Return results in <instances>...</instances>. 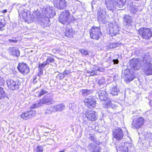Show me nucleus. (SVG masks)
<instances>
[{
  "label": "nucleus",
  "instance_id": "nucleus-15",
  "mask_svg": "<svg viewBox=\"0 0 152 152\" xmlns=\"http://www.w3.org/2000/svg\"><path fill=\"white\" fill-rule=\"evenodd\" d=\"M53 4L55 7L60 10L64 9L67 6L65 0H54Z\"/></svg>",
  "mask_w": 152,
  "mask_h": 152
},
{
  "label": "nucleus",
  "instance_id": "nucleus-11",
  "mask_svg": "<svg viewBox=\"0 0 152 152\" xmlns=\"http://www.w3.org/2000/svg\"><path fill=\"white\" fill-rule=\"evenodd\" d=\"M114 137L118 141L121 140L123 138L124 132L119 127H116L113 132Z\"/></svg>",
  "mask_w": 152,
  "mask_h": 152
},
{
  "label": "nucleus",
  "instance_id": "nucleus-43",
  "mask_svg": "<svg viewBox=\"0 0 152 152\" xmlns=\"http://www.w3.org/2000/svg\"><path fill=\"white\" fill-rule=\"evenodd\" d=\"M80 51L81 53L85 55H86L88 54V52L87 50L83 49L80 50Z\"/></svg>",
  "mask_w": 152,
  "mask_h": 152
},
{
  "label": "nucleus",
  "instance_id": "nucleus-52",
  "mask_svg": "<svg viewBox=\"0 0 152 152\" xmlns=\"http://www.w3.org/2000/svg\"><path fill=\"white\" fill-rule=\"evenodd\" d=\"M56 51V49H53V50H52V51H53V52L55 53V51Z\"/></svg>",
  "mask_w": 152,
  "mask_h": 152
},
{
  "label": "nucleus",
  "instance_id": "nucleus-48",
  "mask_svg": "<svg viewBox=\"0 0 152 152\" xmlns=\"http://www.w3.org/2000/svg\"><path fill=\"white\" fill-rule=\"evenodd\" d=\"M113 62L114 64H118V63L119 61L118 59H114L113 60Z\"/></svg>",
  "mask_w": 152,
  "mask_h": 152
},
{
  "label": "nucleus",
  "instance_id": "nucleus-16",
  "mask_svg": "<svg viewBox=\"0 0 152 152\" xmlns=\"http://www.w3.org/2000/svg\"><path fill=\"white\" fill-rule=\"evenodd\" d=\"M144 121L145 120L143 118L140 117L133 121L132 123V126L136 129H138L143 125Z\"/></svg>",
  "mask_w": 152,
  "mask_h": 152
},
{
  "label": "nucleus",
  "instance_id": "nucleus-37",
  "mask_svg": "<svg viewBox=\"0 0 152 152\" xmlns=\"http://www.w3.org/2000/svg\"><path fill=\"white\" fill-rule=\"evenodd\" d=\"M101 0H93L91 2V6L92 8L94 7L95 5H98L100 2Z\"/></svg>",
  "mask_w": 152,
  "mask_h": 152
},
{
  "label": "nucleus",
  "instance_id": "nucleus-46",
  "mask_svg": "<svg viewBox=\"0 0 152 152\" xmlns=\"http://www.w3.org/2000/svg\"><path fill=\"white\" fill-rule=\"evenodd\" d=\"M60 79H62L64 78L65 76V75L63 74H60L58 75Z\"/></svg>",
  "mask_w": 152,
  "mask_h": 152
},
{
  "label": "nucleus",
  "instance_id": "nucleus-25",
  "mask_svg": "<svg viewBox=\"0 0 152 152\" xmlns=\"http://www.w3.org/2000/svg\"><path fill=\"white\" fill-rule=\"evenodd\" d=\"M52 106L54 110V112L57 111H62L64 110L65 108V105L63 104H60L58 105Z\"/></svg>",
  "mask_w": 152,
  "mask_h": 152
},
{
  "label": "nucleus",
  "instance_id": "nucleus-28",
  "mask_svg": "<svg viewBox=\"0 0 152 152\" xmlns=\"http://www.w3.org/2000/svg\"><path fill=\"white\" fill-rule=\"evenodd\" d=\"M97 83L100 87L102 86H104L105 84V79L103 77H102L101 78L97 80Z\"/></svg>",
  "mask_w": 152,
  "mask_h": 152
},
{
  "label": "nucleus",
  "instance_id": "nucleus-35",
  "mask_svg": "<svg viewBox=\"0 0 152 152\" xmlns=\"http://www.w3.org/2000/svg\"><path fill=\"white\" fill-rule=\"evenodd\" d=\"M127 142H123L120 143L117 146V149H118L119 150L122 151L123 148L125 146L126 143Z\"/></svg>",
  "mask_w": 152,
  "mask_h": 152
},
{
  "label": "nucleus",
  "instance_id": "nucleus-39",
  "mask_svg": "<svg viewBox=\"0 0 152 152\" xmlns=\"http://www.w3.org/2000/svg\"><path fill=\"white\" fill-rule=\"evenodd\" d=\"M113 104L110 101H108L105 105V107L108 108L112 107Z\"/></svg>",
  "mask_w": 152,
  "mask_h": 152
},
{
  "label": "nucleus",
  "instance_id": "nucleus-49",
  "mask_svg": "<svg viewBox=\"0 0 152 152\" xmlns=\"http://www.w3.org/2000/svg\"><path fill=\"white\" fill-rule=\"evenodd\" d=\"M9 41L10 42H17V40L16 39H9Z\"/></svg>",
  "mask_w": 152,
  "mask_h": 152
},
{
  "label": "nucleus",
  "instance_id": "nucleus-10",
  "mask_svg": "<svg viewBox=\"0 0 152 152\" xmlns=\"http://www.w3.org/2000/svg\"><path fill=\"white\" fill-rule=\"evenodd\" d=\"M85 115L87 119L90 121H94L98 118L97 113L94 111L88 110L86 112Z\"/></svg>",
  "mask_w": 152,
  "mask_h": 152
},
{
  "label": "nucleus",
  "instance_id": "nucleus-38",
  "mask_svg": "<svg viewBox=\"0 0 152 152\" xmlns=\"http://www.w3.org/2000/svg\"><path fill=\"white\" fill-rule=\"evenodd\" d=\"M43 147L42 145H38L36 148L37 152H43Z\"/></svg>",
  "mask_w": 152,
  "mask_h": 152
},
{
  "label": "nucleus",
  "instance_id": "nucleus-45",
  "mask_svg": "<svg viewBox=\"0 0 152 152\" xmlns=\"http://www.w3.org/2000/svg\"><path fill=\"white\" fill-rule=\"evenodd\" d=\"M89 139L90 140L94 141V142H95L96 141V138L94 136H91L90 137H89Z\"/></svg>",
  "mask_w": 152,
  "mask_h": 152
},
{
  "label": "nucleus",
  "instance_id": "nucleus-51",
  "mask_svg": "<svg viewBox=\"0 0 152 152\" xmlns=\"http://www.w3.org/2000/svg\"><path fill=\"white\" fill-rule=\"evenodd\" d=\"M67 74L68 73L67 72V71L66 70H65L64 72V74H63L65 75H67Z\"/></svg>",
  "mask_w": 152,
  "mask_h": 152
},
{
  "label": "nucleus",
  "instance_id": "nucleus-18",
  "mask_svg": "<svg viewBox=\"0 0 152 152\" xmlns=\"http://www.w3.org/2000/svg\"><path fill=\"white\" fill-rule=\"evenodd\" d=\"M109 34L112 36H116L118 33L119 31L118 26L115 24L112 26H110L109 27Z\"/></svg>",
  "mask_w": 152,
  "mask_h": 152
},
{
  "label": "nucleus",
  "instance_id": "nucleus-22",
  "mask_svg": "<svg viewBox=\"0 0 152 152\" xmlns=\"http://www.w3.org/2000/svg\"><path fill=\"white\" fill-rule=\"evenodd\" d=\"M113 86L110 89V94L113 96L117 95L120 93L119 91L116 88V84L115 82H113Z\"/></svg>",
  "mask_w": 152,
  "mask_h": 152
},
{
  "label": "nucleus",
  "instance_id": "nucleus-56",
  "mask_svg": "<svg viewBox=\"0 0 152 152\" xmlns=\"http://www.w3.org/2000/svg\"><path fill=\"white\" fill-rule=\"evenodd\" d=\"M5 12H6L7 11H5Z\"/></svg>",
  "mask_w": 152,
  "mask_h": 152
},
{
  "label": "nucleus",
  "instance_id": "nucleus-55",
  "mask_svg": "<svg viewBox=\"0 0 152 152\" xmlns=\"http://www.w3.org/2000/svg\"><path fill=\"white\" fill-rule=\"evenodd\" d=\"M114 80H115V77H114Z\"/></svg>",
  "mask_w": 152,
  "mask_h": 152
},
{
  "label": "nucleus",
  "instance_id": "nucleus-26",
  "mask_svg": "<svg viewBox=\"0 0 152 152\" xmlns=\"http://www.w3.org/2000/svg\"><path fill=\"white\" fill-rule=\"evenodd\" d=\"M64 35L68 37H70L72 36V30L69 26H68L66 27L64 32Z\"/></svg>",
  "mask_w": 152,
  "mask_h": 152
},
{
  "label": "nucleus",
  "instance_id": "nucleus-33",
  "mask_svg": "<svg viewBox=\"0 0 152 152\" xmlns=\"http://www.w3.org/2000/svg\"><path fill=\"white\" fill-rule=\"evenodd\" d=\"M130 145L129 143H126L125 146L122 149L123 152H128L129 149V148H130Z\"/></svg>",
  "mask_w": 152,
  "mask_h": 152
},
{
  "label": "nucleus",
  "instance_id": "nucleus-27",
  "mask_svg": "<svg viewBox=\"0 0 152 152\" xmlns=\"http://www.w3.org/2000/svg\"><path fill=\"white\" fill-rule=\"evenodd\" d=\"M82 95L83 96H86L90 94L92 92V90H89L87 89H83L81 90Z\"/></svg>",
  "mask_w": 152,
  "mask_h": 152
},
{
  "label": "nucleus",
  "instance_id": "nucleus-20",
  "mask_svg": "<svg viewBox=\"0 0 152 152\" xmlns=\"http://www.w3.org/2000/svg\"><path fill=\"white\" fill-rule=\"evenodd\" d=\"M87 148L91 152H100V147L95 145L93 143H91L88 145Z\"/></svg>",
  "mask_w": 152,
  "mask_h": 152
},
{
  "label": "nucleus",
  "instance_id": "nucleus-47",
  "mask_svg": "<svg viewBox=\"0 0 152 152\" xmlns=\"http://www.w3.org/2000/svg\"><path fill=\"white\" fill-rule=\"evenodd\" d=\"M141 53V52L140 51H135L134 54L136 55L139 56Z\"/></svg>",
  "mask_w": 152,
  "mask_h": 152
},
{
  "label": "nucleus",
  "instance_id": "nucleus-24",
  "mask_svg": "<svg viewBox=\"0 0 152 152\" xmlns=\"http://www.w3.org/2000/svg\"><path fill=\"white\" fill-rule=\"evenodd\" d=\"M104 71V68H95L92 71H89L88 73H90L91 75H98L99 74L100 72H103Z\"/></svg>",
  "mask_w": 152,
  "mask_h": 152
},
{
  "label": "nucleus",
  "instance_id": "nucleus-32",
  "mask_svg": "<svg viewBox=\"0 0 152 152\" xmlns=\"http://www.w3.org/2000/svg\"><path fill=\"white\" fill-rule=\"evenodd\" d=\"M53 106H50L48 107L46 110L45 113V114H51L53 112H54Z\"/></svg>",
  "mask_w": 152,
  "mask_h": 152
},
{
  "label": "nucleus",
  "instance_id": "nucleus-36",
  "mask_svg": "<svg viewBox=\"0 0 152 152\" xmlns=\"http://www.w3.org/2000/svg\"><path fill=\"white\" fill-rule=\"evenodd\" d=\"M46 61H47V63H48V64H49L50 63L53 62L55 61V60L53 57L49 56L48 57Z\"/></svg>",
  "mask_w": 152,
  "mask_h": 152
},
{
  "label": "nucleus",
  "instance_id": "nucleus-23",
  "mask_svg": "<svg viewBox=\"0 0 152 152\" xmlns=\"http://www.w3.org/2000/svg\"><path fill=\"white\" fill-rule=\"evenodd\" d=\"M132 23V18L131 16L128 15H125L124 18V23L125 25L128 26H131Z\"/></svg>",
  "mask_w": 152,
  "mask_h": 152
},
{
  "label": "nucleus",
  "instance_id": "nucleus-19",
  "mask_svg": "<svg viewBox=\"0 0 152 152\" xmlns=\"http://www.w3.org/2000/svg\"><path fill=\"white\" fill-rule=\"evenodd\" d=\"M34 111L30 110L23 113L21 115V118L23 119L26 120L31 118L33 115L35 114Z\"/></svg>",
  "mask_w": 152,
  "mask_h": 152
},
{
  "label": "nucleus",
  "instance_id": "nucleus-34",
  "mask_svg": "<svg viewBox=\"0 0 152 152\" xmlns=\"http://www.w3.org/2000/svg\"><path fill=\"white\" fill-rule=\"evenodd\" d=\"M130 10L133 13H135L137 10V7L135 5H134L132 4V5H131L130 6Z\"/></svg>",
  "mask_w": 152,
  "mask_h": 152
},
{
  "label": "nucleus",
  "instance_id": "nucleus-50",
  "mask_svg": "<svg viewBox=\"0 0 152 152\" xmlns=\"http://www.w3.org/2000/svg\"><path fill=\"white\" fill-rule=\"evenodd\" d=\"M37 80L36 78V77H35L33 80V83L34 84H35L37 83Z\"/></svg>",
  "mask_w": 152,
  "mask_h": 152
},
{
  "label": "nucleus",
  "instance_id": "nucleus-5",
  "mask_svg": "<svg viewBox=\"0 0 152 152\" xmlns=\"http://www.w3.org/2000/svg\"><path fill=\"white\" fill-rule=\"evenodd\" d=\"M70 14L68 10H64L61 14L59 17V21L63 24L68 23L72 20Z\"/></svg>",
  "mask_w": 152,
  "mask_h": 152
},
{
  "label": "nucleus",
  "instance_id": "nucleus-31",
  "mask_svg": "<svg viewBox=\"0 0 152 152\" xmlns=\"http://www.w3.org/2000/svg\"><path fill=\"white\" fill-rule=\"evenodd\" d=\"M47 92V91L44 89H41L40 91H39L36 93V96L38 97L42 95L45 94Z\"/></svg>",
  "mask_w": 152,
  "mask_h": 152
},
{
  "label": "nucleus",
  "instance_id": "nucleus-42",
  "mask_svg": "<svg viewBox=\"0 0 152 152\" xmlns=\"http://www.w3.org/2000/svg\"><path fill=\"white\" fill-rule=\"evenodd\" d=\"M38 68L39 72L38 75L39 76H40L43 74V68L42 67H39V65Z\"/></svg>",
  "mask_w": 152,
  "mask_h": 152
},
{
  "label": "nucleus",
  "instance_id": "nucleus-9",
  "mask_svg": "<svg viewBox=\"0 0 152 152\" xmlns=\"http://www.w3.org/2000/svg\"><path fill=\"white\" fill-rule=\"evenodd\" d=\"M139 33L143 39H147L152 36L151 30V29L148 28H141L139 30Z\"/></svg>",
  "mask_w": 152,
  "mask_h": 152
},
{
  "label": "nucleus",
  "instance_id": "nucleus-14",
  "mask_svg": "<svg viewBox=\"0 0 152 152\" xmlns=\"http://www.w3.org/2000/svg\"><path fill=\"white\" fill-rule=\"evenodd\" d=\"M95 96L97 99H99L100 101H105L107 98L106 91L102 90L96 91Z\"/></svg>",
  "mask_w": 152,
  "mask_h": 152
},
{
  "label": "nucleus",
  "instance_id": "nucleus-44",
  "mask_svg": "<svg viewBox=\"0 0 152 152\" xmlns=\"http://www.w3.org/2000/svg\"><path fill=\"white\" fill-rule=\"evenodd\" d=\"M48 64V63H47V61H44L42 64H39V67H42L43 68H44V67Z\"/></svg>",
  "mask_w": 152,
  "mask_h": 152
},
{
  "label": "nucleus",
  "instance_id": "nucleus-6",
  "mask_svg": "<svg viewBox=\"0 0 152 152\" xmlns=\"http://www.w3.org/2000/svg\"><path fill=\"white\" fill-rule=\"evenodd\" d=\"M7 83L9 88L12 91L18 90L21 86L20 82L16 79L8 80Z\"/></svg>",
  "mask_w": 152,
  "mask_h": 152
},
{
  "label": "nucleus",
  "instance_id": "nucleus-17",
  "mask_svg": "<svg viewBox=\"0 0 152 152\" xmlns=\"http://www.w3.org/2000/svg\"><path fill=\"white\" fill-rule=\"evenodd\" d=\"M84 102L85 105L89 108H92L95 107L96 103L94 99L92 98L85 99Z\"/></svg>",
  "mask_w": 152,
  "mask_h": 152
},
{
  "label": "nucleus",
  "instance_id": "nucleus-2",
  "mask_svg": "<svg viewBox=\"0 0 152 152\" xmlns=\"http://www.w3.org/2000/svg\"><path fill=\"white\" fill-rule=\"evenodd\" d=\"M143 64L142 69L145 75L148 76L152 75V59L148 55H145L142 60Z\"/></svg>",
  "mask_w": 152,
  "mask_h": 152
},
{
  "label": "nucleus",
  "instance_id": "nucleus-57",
  "mask_svg": "<svg viewBox=\"0 0 152 152\" xmlns=\"http://www.w3.org/2000/svg\"><path fill=\"white\" fill-rule=\"evenodd\" d=\"M5 12H6L7 11H5Z\"/></svg>",
  "mask_w": 152,
  "mask_h": 152
},
{
  "label": "nucleus",
  "instance_id": "nucleus-29",
  "mask_svg": "<svg viewBox=\"0 0 152 152\" xmlns=\"http://www.w3.org/2000/svg\"><path fill=\"white\" fill-rule=\"evenodd\" d=\"M5 26V20L2 16H0V30H3V28Z\"/></svg>",
  "mask_w": 152,
  "mask_h": 152
},
{
  "label": "nucleus",
  "instance_id": "nucleus-13",
  "mask_svg": "<svg viewBox=\"0 0 152 152\" xmlns=\"http://www.w3.org/2000/svg\"><path fill=\"white\" fill-rule=\"evenodd\" d=\"M18 68L19 71L23 75L27 74L30 71L29 66L25 63H19Z\"/></svg>",
  "mask_w": 152,
  "mask_h": 152
},
{
  "label": "nucleus",
  "instance_id": "nucleus-1",
  "mask_svg": "<svg viewBox=\"0 0 152 152\" xmlns=\"http://www.w3.org/2000/svg\"><path fill=\"white\" fill-rule=\"evenodd\" d=\"M54 12V8L53 7H47L45 10L44 16L47 18L48 20H45L44 18L42 17L38 11L35 12L33 16L34 18L37 19L38 21H41V25L43 28L49 26V18L51 17L50 15H52Z\"/></svg>",
  "mask_w": 152,
  "mask_h": 152
},
{
  "label": "nucleus",
  "instance_id": "nucleus-12",
  "mask_svg": "<svg viewBox=\"0 0 152 152\" xmlns=\"http://www.w3.org/2000/svg\"><path fill=\"white\" fill-rule=\"evenodd\" d=\"M140 60L138 58L133 60L130 63V66L132 69L133 71L139 70L141 65Z\"/></svg>",
  "mask_w": 152,
  "mask_h": 152
},
{
  "label": "nucleus",
  "instance_id": "nucleus-21",
  "mask_svg": "<svg viewBox=\"0 0 152 152\" xmlns=\"http://www.w3.org/2000/svg\"><path fill=\"white\" fill-rule=\"evenodd\" d=\"M10 55L18 57L20 56V51L15 47H10L8 50Z\"/></svg>",
  "mask_w": 152,
  "mask_h": 152
},
{
  "label": "nucleus",
  "instance_id": "nucleus-7",
  "mask_svg": "<svg viewBox=\"0 0 152 152\" xmlns=\"http://www.w3.org/2000/svg\"><path fill=\"white\" fill-rule=\"evenodd\" d=\"M90 34L92 39H98L102 34L100 27L93 26L90 31Z\"/></svg>",
  "mask_w": 152,
  "mask_h": 152
},
{
  "label": "nucleus",
  "instance_id": "nucleus-40",
  "mask_svg": "<svg viewBox=\"0 0 152 152\" xmlns=\"http://www.w3.org/2000/svg\"><path fill=\"white\" fill-rule=\"evenodd\" d=\"M5 96V93L3 88L0 87V99H2Z\"/></svg>",
  "mask_w": 152,
  "mask_h": 152
},
{
  "label": "nucleus",
  "instance_id": "nucleus-4",
  "mask_svg": "<svg viewBox=\"0 0 152 152\" xmlns=\"http://www.w3.org/2000/svg\"><path fill=\"white\" fill-rule=\"evenodd\" d=\"M53 97L51 94H48L41 99L39 103L33 104L31 106L33 108H36L42 106L44 104H50L53 103Z\"/></svg>",
  "mask_w": 152,
  "mask_h": 152
},
{
  "label": "nucleus",
  "instance_id": "nucleus-54",
  "mask_svg": "<svg viewBox=\"0 0 152 152\" xmlns=\"http://www.w3.org/2000/svg\"><path fill=\"white\" fill-rule=\"evenodd\" d=\"M40 138L39 137V139H38V140H40Z\"/></svg>",
  "mask_w": 152,
  "mask_h": 152
},
{
  "label": "nucleus",
  "instance_id": "nucleus-3",
  "mask_svg": "<svg viewBox=\"0 0 152 152\" xmlns=\"http://www.w3.org/2000/svg\"><path fill=\"white\" fill-rule=\"evenodd\" d=\"M108 10H113L115 7L122 8L126 4V0H105Z\"/></svg>",
  "mask_w": 152,
  "mask_h": 152
},
{
  "label": "nucleus",
  "instance_id": "nucleus-41",
  "mask_svg": "<svg viewBox=\"0 0 152 152\" xmlns=\"http://www.w3.org/2000/svg\"><path fill=\"white\" fill-rule=\"evenodd\" d=\"M22 16L23 17V18L25 19L26 20V19L28 20L27 13L26 12H25V11H22Z\"/></svg>",
  "mask_w": 152,
  "mask_h": 152
},
{
  "label": "nucleus",
  "instance_id": "nucleus-8",
  "mask_svg": "<svg viewBox=\"0 0 152 152\" xmlns=\"http://www.w3.org/2000/svg\"><path fill=\"white\" fill-rule=\"evenodd\" d=\"M106 14V9L104 8L100 7L97 12V19L98 21L103 23H105L107 20Z\"/></svg>",
  "mask_w": 152,
  "mask_h": 152
},
{
  "label": "nucleus",
  "instance_id": "nucleus-53",
  "mask_svg": "<svg viewBox=\"0 0 152 152\" xmlns=\"http://www.w3.org/2000/svg\"><path fill=\"white\" fill-rule=\"evenodd\" d=\"M15 4H12V5H13V6H14V5H15Z\"/></svg>",
  "mask_w": 152,
  "mask_h": 152
},
{
  "label": "nucleus",
  "instance_id": "nucleus-30",
  "mask_svg": "<svg viewBox=\"0 0 152 152\" xmlns=\"http://www.w3.org/2000/svg\"><path fill=\"white\" fill-rule=\"evenodd\" d=\"M119 43H110L109 44V48L110 49H113L118 46L120 44Z\"/></svg>",
  "mask_w": 152,
  "mask_h": 152
}]
</instances>
